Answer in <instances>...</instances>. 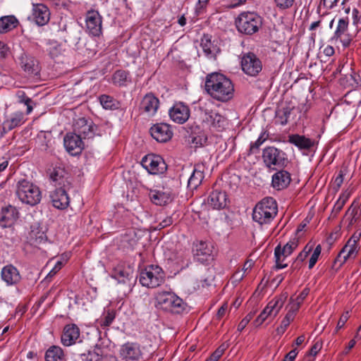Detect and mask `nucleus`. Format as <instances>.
Here are the masks:
<instances>
[{
    "label": "nucleus",
    "mask_w": 361,
    "mask_h": 361,
    "mask_svg": "<svg viewBox=\"0 0 361 361\" xmlns=\"http://www.w3.org/2000/svg\"><path fill=\"white\" fill-rule=\"evenodd\" d=\"M257 312V310H253L249 312L238 324V331H242L245 326L247 325V324L250 322V320L253 318V317L255 315Z\"/></svg>",
    "instance_id": "obj_49"
},
{
    "label": "nucleus",
    "mask_w": 361,
    "mask_h": 361,
    "mask_svg": "<svg viewBox=\"0 0 361 361\" xmlns=\"http://www.w3.org/2000/svg\"><path fill=\"white\" fill-rule=\"evenodd\" d=\"M4 122L6 123V128L13 130L16 127L23 124L25 119L23 114H16L15 117L8 118Z\"/></svg>",
    "instance_id": "obj_43"
},
{
    "label": "nucleus",
    "mask_w": 361,
    "mask_h": 361,
    "mask_svg": "<svg viewBox=\"0 0 361 361\" xmlns=\"http://www.w3.org/2000/svg\"><path fill=\"white\" fill-rule=\"evenodd\" d=\"M156 307L163 311L171 314H180L185 309L186 304L183 299L173 292L163 291L156 296Z\"/></svg>",
    "instance_id": "obj_4"
},
{
    "label": "nucleus",
    "mask_w": 361,
    "mask_h": 361,
    "mask_svg": "<svg viewBox=\"0 0 361 361\" xmlns=\"http://www.w3.org/2000/svg\"><path fill=\"white\" fill-rule=\"evenodd\" d=\"M1 279L8 286H13L20 282L21 276L18 269L12 264L4 267L1 272Z\"/></svg>",
    "instance_id": "obj_27"
},
{
    "label": "nucleus",
    "mask_w": 361,
    "mask_h": 361,
    "mask_svg": "<svg viewBox=\"0 0 361 361\" xmlns=\"http://www.w3.org/2000/svg\"><path fill=\"white\" fill-rule=\"evenodd\" d=\"M141 165L152 175L164 173L167 169V165L164 159L154 154L145 155L141 160Z\"/></svg>",
    "instance_id": "obj_12"
},
{
    "label": "nucleus",
    "mask_w": 361,
    "mask_h": 361,
    "mask_svg": "<svg viewBox=\"0 0 361 361\" xmlns=\"http://www.w3.org/2000/svg\"><path fill=\"white\" fill-rule=\"evenodd\" d=\"M18 99L20 104L27 107V113H30L33 110V106L35 105V103L30 98L25 96L24 92L18 93Z\"/></svg>",
    "instance_id": "obj_46"
},
{
    "label": "nucleus",
    "mask_w": 361,
    "mask_h": 361,
    "mask_svg": "<svg viewBox=\"0 0 361 361\" xmlns=\"http://www.w3.org/2000/svg\"><path fill=\"white\" fill-rule=\"evenodd\" d=\"M273 317L272 313L270 309H268V304L262 310V312L259 314V315L256 318V319L253 322V325L256 327L259 326L263 324V322L269 317Z\"/></svg>",
    "instance_id": "obj_45"
},
{
    "label": "nucleus",
    "mask_w": 361,
    "mask_h": 361,
    "mask_svg": "<svg viewBox=\"0 0 361 361\" xmlns=\"http://www.w3.org/2000/svg\"><path fill=\"white\" fill-rule=\"evenodd\" d=\"M349 317L350 315L348 311H346L341 315L336 326V331H338L339 329L343 327V326L349 319Z\"/></svg>",
    "instance_id": "obj_59"
},
{
    "label": "nucleus",
    "mask_w": 361,
    "mask_h": 361,
    "mask_svg": "<svg viewBox=\"0 0 361 361\" xmlns=\"http://www.w3.org/2000/svg\"><path fill=\"white\" fill-rule=\"evenodd\" d=\"M115 319V314L113 312L108 311L101 320V326L106 327L110 326Z\"/></svg>",
    "instance_id": "obj_52"
},
{
    "label": "nucleus",
    "mask_w": 361,
    "mask_h": 361,
    "mask_svg": "<svg viewBox=\"0 0 361 361\" xmlns=\"http://www.w3.org/2000/svg\"><path fill=\"white\" fill-rule=\"evenodd\" d=\"M207 135L204 133H200L198 135L192 137V143L196 147L204 146L207 142Z\"/></svg>",
    "instance_id": "obj_48"
},
{
    "label": "nucleus",
    "mask_w": 361,
    "mask_h": 361,
    "mask_svg": "<svg viewBox=\"0 0 361 361\" xmlns=\"http://www.w3.org/2000/svg\"><path fill=\"white\" fill-rule=\"evenodd\" d=\"M149 131L152 137L159 142H166L173 135L170 126L164 123L154 124Z\"/></svg>",
    "instance_id": "obj_21"
},
{
    "label": "nucleus",
    "mask_w": 361,
    "mask_h": 361,
    "mask_svg": "<svg viewBox=\"0 0 361 361\" xmlns=\"http://www.w3.org/2000/svg\"><path fill=\"white\" fill-rule=\"evenodd\" d=\"M298 247V241L293 240L288 242L283 247L278 245L274 249L275 266L274 269L278 270L287 267V264H280V257L284 258L290 255Z\"/></svg>",
    "instance_id": "obj_15"
},
{
    "label": "nucleus",
    "mask_w": 361,
    "mask_h": 361,
    "mask_svg": "<svg viewBox=\"0 0 361 361\" xmlns=\"http://www.w3.org/2000/svg\"><path fill=\"white\" fill-rule=\"evenodd\" d=\"M240 66L244 73L252 77L258 75L262 70V61L252 52L242 54Z\"/></svg>",
    "instance_id": "obj_11"
},
{
    "label": "nucleus",
    "mask_w": 361,
    "mask_h": 361,
    "mask_svg": "<svg viewBox=\"0 0 361 361\" xmlns=\"http://www.w3.org/2000/svg\"><path fill=\"white\" fill-rule=\"evenodd\" d=\"M45 361H65L66 355L63 349L58 345H51L46 351Z\"/></svg>",
    "instance_id": "obj_35"
},
{
    "label": "nucleus",
    "mask_w": 361,
    "mask_h": 361,
    "mask_svg": "<svg viewBox=\"0 0 361 361\" xmlns=\"http://www.w3.org/2000/svg\"><path fill=\"white\" fill-rule=\"evenodd\" d=\"M272 176L271 185L277 190L286 188L291 180L290 174L285 170L280 169Z\"/></svg>",
    "instance_id": "obj_28"
},
{
    "label": "nucleus",
    "mask_w": 361,
    "mask_h": 361,
    "mask_svg": "<svg viewBox=\"0 0 361 361\" xmlns=\"http://www.w3.org/2000/svg\"><path fill=\"white\" fill-rule=\"evenodd\" d=\"M192 253L194 259L203 264H209L214 259V247L208 241L197 240L194 242Z\"/></svg>",
    "instance_id": "obj_9"
},
{
    "label": "nucleus",
    "mask_w": 361,
    "mask_h": 361,
    "mask_svg": "<svg viewBox=\"0 0 361 361\" xmlns=\"http://www.w3.org/2000/svg\"><path fill=\"white\" fill-rule=\"evenodd\" d=\"M18 20L14 16H6L0 18V33L8 32L18 25Z\"/></svg>",
    "instance_id": "obj_36"
},
{
    "label": "nucleus",
    "mask_w": 361,
    "mask_h": 361,
    "mask_svg": "<svg viewBox=\"0 0 361 361\" xmlns=\"http://www.w3.org/2000/svg\"><path fill=\"white\" fill-rule=\"evenodd\" d=\"M169 113H190V110L188 106L183 102H179L171 106Z\"/></svg>",
    "instance_id": "obj_51"
},
{
    "label": "nucleus",
    "mask_w": 361,
    "mask_h": 361,
    "mask_svg": "<svg viewBox=\"0 0 361 361\" xmlns=\"http://www.w3.org/2000/svg\"><path fill=\"white\" fill-rule=\"evenodd\" d=\"M361 231L360 233L356 232L348 240L335 259L332 266L333 269L338 271L348 259L355 258L358 252L357 243L359 241Z\"/></svg>",
    "instance_id": "obj_8"
},
{
    "label": "nucleus",
    "mask_w": 361,
    "mask_h": 361,
    "mask_svg": "<svg viewBox=\"0 0 361 361\" xmlns=\"http://www.w3.org/2000/svg\"><path fill=\"white\" fill-rule=\"evenodd\" d=\"M322 247L320 245H317L313 253L312 254L310 259L309 260V269H311L314 267L315 264L317 263L318 258L321 254Z\"/></svg>",
    "instance_id": "obj_50"
},
{
    "label": "nucleus",
    "mask_w": 361,
    "mask_h": 361,
    "mask_svg": "<svg viewBox=\"0 0 361 361\" xmlns=\"http://www.w3.org/2000/svg\"><path fill=\"white\" fill-rule=\"evenodd\" d=\"M79 336L80 329L78 326L74 324H67L61 335V343L65 346H71L75 343Z\"/></svg>",
    "instance_id": "obj_26"
},
{
    "label": "nucleus",
    "mask_w": 361,
    "mask_h": 361,
    "mask_svg": "<svg viewBox=\"0 0 361 361\" xmlns=\"http://www.w3.org/2000/svg\"><path fill=\"white\" fill-rule=\"evenodd\" d=\"M322 348V344L316 342L308 352L309 355L315 356Z\"/></svg>",
    "instance_id": "obj_62"
},
{
    "label": "nucleus",
    "mask_w": 361,
    "mask_h": 361,
    "mask_svg": "<svg viewBox=\"0 0 361 361\" xmlns=\"http://www.w3.org/2000/svg\"><path fill=\"white\" fill-rule=\"evenodd\" d=\"M344 204L342 202L336 201L331 211V216L332 218H336L339 212L342 210Z\"/></svg>",
    "instance_id": "obj_60"
},
{
    "label": "nucleus",
    "mask_w": 361,
    "mask_h": 361,
    "mask_svg": "<svg viewBox=\"0 0 361 361\" xmlns=\"http://www.w3.org/2000/svg\"><path fill=\"white\" fill-rule=\"evenodd\" d=\"M228 125V119L222 114H205V118L202 119L203 128L210 130L222 131Z\"/></svg>",
    "instance_id": "obj_18"
},
{
    "label": "nucleus",
    "mask_w": 361,
    "mask_h": 361,
    "mask_svg": "<svg viewBox=\"0 0 361 361\" xmlns=\"http://www.w3.org/2000/svg\"><path fill=\"white\" fill-rule=\"evenodd\" d=\"M286 295H280L275 297L268 302V309H270L273 317H276L280 310L283 307L284 302L286 300Z\"/></svg>",
    "instance_id": "obj_38"
},
{
    "label": "nucleus",
    "mask_w": 361,
    "mask_h": 361,
    "mask_svg": "<svg viewBox=\"0 0 361 361\" xmlns=\"http://www.w3.org/2000/svg\"><path fill=\"white\" fill-rule=\"evenodd\" d=\"M82 138L77 133H67L63 138V145L66 151L72 156L80 154L83 148Z\"/></svg>",
    "instance_id": "obj_16"
},
{
    "label": "nucleus",
    "mask_w": 361,
    "mask_h": 361,
    "mask_svg": "<svg viewBox=\"0 0 361 361\" xmlns=\"http://www.w3.org/2000/svg\"><path fill=\"white\" fill-rule=\"evenodd\" d=\"M27 238L33 245L44 243L47 240V236L39 223H34L30 226Z\"/></svg>",
    "instance_id": "obj_29"
},
{
    "label": "nucleus",
    "mask_w": 361,
    "mask_h": 361,
    "mask_svg": "<svg viewBox=\"0 0 361 361\" xmlns=\"http://www.w3.org/2000/svg\"><path fill=\"white\" fill-rule=\"evenodd\" d=\"M262 157L265 166L269 170L283 169L288 163L286 153L273 146L265 147Z\"/></svg>",
    "instance_id": "obj_5"
},
{
    "label": "nucleus",
    "mask_w": 361,
    "mask_h": 361,
    "mask_svg": "<svg viewBox=\"0 0 361 361\" xmlns=\"http://www.w3.org/2000/svg\"><path fill=\"white\" fill-rule=\"evenodd\" d=\"M19 217L18 209L11 205L1 209L0 226L2 228L11 227Z\"/></svg>",
    "instance_id": "obj_25"
},
{
    "label": "nucleus",
    "mask_w": 361,
    "mask_h": 361,
    "mask_svg": "<svg viewBox=\"0 0 361 361\" xmlns=\"http://www.w3.org/2000/svg\"><path fill=\"white\" fill-rule=\"evenodd\" d=\"M278 213L276 201L267 197L258 202L253 209L252 219L259 224H267L272 221Z\"/></svg>",
    "instance_id": "obj_2"
},
{
    "label": "nucleus",
    "mask_w": 361,
    "mask_h": 361,
    "mask_svg": "<svg viewBox=\"0 0 361 361\" xmlns=\"http://www.w3.org/2000/svg\"><path fill=\"white\" fill-rule=\"evenodd\" d=\"M47 51L51 58L56 59L60 56L64 55L66 49L63 48L61 44L56 42H50L48 44Z\"/></svg>",
    "instance_id": "obj_40"
},
{
    "label": "nucleus",
    "mask_w": 361,
    "mask_h": 361,
    "mask_svg": "<svg viewBox=\"0 0 361 361\" xmlns=\"http://www.w3.org/2000/svg\"><path fill=\"white\" fill-rule=\"evenodd\" d=\"M49 176L55 188L64 187L65 188H71L72 187L71 176L63 168H54Z\"/></svg>",
    "instance_id": "obj_20"
},
{
    "label": "nucleus",
    "mask_w": 361,
    "mask_h": 361,
    "mask_svg": "<svg viewBox=\"0 0 361 361\" xmlns=\"http://www.w3.org/2000/svg\"><path fill=\"white\" fill-rule=\"evenodd\" d=\"M65 42L68 43L69 46L75 47L78 49V44L80 42V32L77 30L71 29L66 31V35L63 37Z\"/></svg>",
    "instance_id": "obj_41"
},
{
    "label": "nucleus",
    "mask_w": 361,
    "mask_h": 361,
    "mask_svg": "<svg viewBox=\"0 0 361 361\" xmlns=\"http://www.w3.org/2000/svg\"><path fill=\"white\" fill-rule=\"evenodd\" d=\"M85 21L87 29L91 35L98 37L102 34V16L98 11L94 10L87 11Z\"/></svg>",
    "instance_id": "obj_19"
},
{
    "label": "nucleus",
    "mask_w": 361,
    "mask_h": 361,
    "mask_svg": "<svg viewBox=\"0 0 361 361\" xmlns=\"http://www.w3.org/2000/svg\"><path fill=\"white\" fill-rule=\"evenodd\" d=\"M203 166L197 165L195 166L192 173L188 181V188L190 190H195L202 183L204 179Z\"/></svg>",
    "instance_id": "obj_34"
},
{
    "label": "nucleus",
    "mask_w": 361,
    "mask_h": 361,
    "mask_svg": "<svg viewBox=\"0 0 361 361\" xmlns=\"http://www.w3.org/2000/svg\"><path fill=\"white\" fill-rule=\"evenodd\" d=\"M149 197L154 204L159 206L165 205L172 200L171 192L157 190H151Z\"/></svg>",
    "instance_id": "obj_32"
},
{
    "label": "nucleus",
    "mask_w": 361,
    "mask_h": 361,
    "mask_svg": "<svg viewBox=\"0 0 361 361\" xmlns=\"http://www.w3.org/2000/svg\"><path fill=\"white\" fill-rule=\"evenodd\" d=\"M128 77V72L123 70H119L114 73L113 75V82L118 86H125L126 85Z\"/></svg>",
    "instance_id": "obj_44"
},
{
    "label": "nucleus",
    "mask_w": 361,
    "mask_h": 361,
    "mask_svg": "<svg viewBox=\"0 0 361 361\" xmlns=\"http://www.w3.org/2000/svg\"><path fill=\"white\" fill-rule=\"evenodd\" d=\"M265 141V138H263V135H261L258 139L253 143H251L250 151L251 153H255L257 150L259 149V147L263 144Z\"/></svg>",
    "instance_id": "obj_58"
},
{
    "label": "nucleus",
    "mask_w": 361,
    "mask_h": 361,
    "mask_svg": "<svg viewBox=\"0 0 361 361\" xmlns=\"http://www.w3.org/2000/svg\"><path fill=\"white\" fill-rule=\"evenodd\" d=\"M171 119L178 124H183L185 123L190 117V114H169Z\"/></svg>",
    "instance_id": "obj_55"
},
{
    "label": "nucleus",
    "mask_w": 361,
    "mask_h": 361,
    "mask_svg": "<svg viewBox=\"0 0 361 361\" xmlns=\"http://www.w3.org/2000/svg\"><path fill=\"white\" fill-rule=\"evenodd\" d=\"M338 0H321L320 6L323 5L329 9L333 8L337 4Z\"/></svg>",
    "instance_id": "obj_64"
},
{
    "label": "nucleus",
    "mask_w": 361,
    "mask_h": 361,
    "mask_svg": "<svg viewBox=\"0 0 361 361\" xmlns=\"http://www.w3.org/2000/svg\"><path fill=\"white\" fill-rule=\"evenodd\" d=\"M128 277V273L121 268H116L114 271V278L118 280L120 282H125V279Z\"/></svg>",
    "instance_id": "obj_53"
},
{
    "label": "nucleus",
    "mask_w": 361,
    "mask_h": 361,
    "mask_svg": "<svg viewBox=\"0 0 361 361\" xmlns=\"http://www.w3.org/2000/svg\"><path fill=\"white\" fill-rule=\"evenodd\" d=\"M139 281L142 286L155 288L165 281V273L158 265H148L140 271Z\"/></svg>",
    "instance_id": "obj_6"
},
{
    "label": "nucleus",
    "mask_w": 361,
    "mask_h": 361,
    "mask_svg": "<svg viewBox=\"0 0 361 361\" xmlns=\"http://www.w3.org/2000/svg\"><path fill=\"white\" fill-rule=\"evenodd\" d=\"M358 211V204L354 201L348 210L345 212V217L349 221L348 226H351L357 221V214Z\"/></svg>",
    "instance_id": "obj_42"
},
{
    "label": "nucleus",
    "mask_w": 361,
    "mask_h": 361,
    "mask_svg": "<svg viewBox=\"0 0 361 361\" xmlns=\"http://www.w3.org/2000/svg\"><path fill=\"white\" fill-rule=\"evenodd\" d=\"M54 139L50 131H41L36 137V147L47 153H51L54 149Z\"/></svg>",
    "instance_id": "obj_23"
},
{
    "label": "nucleus",
    "mask_w": 361,
    "mask_h": 361,
    "mask_svg": "<svg viewBox=\"0 0 361 361\" xmlns=\"http://www.w3.org/2000/svg\"><path fill=\"white\" fill-rule=\"evenodd\" d=\"M74 130L77 135L84 140L92 139L94 136H101L99 127L90 118L81 117L75 119L73 124Z\"/></svg>",
    "instance_id": "obj_10"
},
{
    "label": "nucleus",
    "mask_w": 361,
    "mask_h": 361,
    "mask_svg": "<svg viewBox=\"0 0 361 361\" xmlns=\"http://www.w3.org/2000/svg\"><path fill=\"white\" fill-rule=\"evenodd\" d=\"M359 76L353 71L341 78V83L345 87L354 88L359 85Z\"/></svg>",
    "instance_id": "obj_39"
},
{
    "label": "nucleus",
    "mask_w": 361,
    "mask_h": 361,
    "mask_svg": "<svg viewBox=\"0 0 361 361\" xmlns=\"http://www.w3.org/2000/svg\"><path fill=\"white\" fill-rule=\"evenodd\" d=\"M300 302H298V301L295 300V301H292L290 304H289V306H290V308L288 311V313H293V316H295V314L296 312H298V310H299L300 308Z\"/></svg>",
    "instance_id": "obj_61"
},
{
    "label": "nucleus",
    "mask_w": 361,
    "mask_h": 361,
    "mask_svg": "<svg viewBox=\"0 0 361 361\" xmlns=\"http://www.w3.org/2000/svg\"><path fill=\"white\" fill-rule=\"evenodd\" d=\"M288 142L300 149H310L314 145V141L310 138L298 134H293L288 136Z\"/></svg>",
    "instance_id": "obj_33"
},
{
    "label": "nucleus",
    "mask_w": 361,
    "mask_h": 361,
    "mask_svg": "<svg viewBox=\"0 0 361 361\" xmlns=\"http://www.w3.org/2000/svg\"><path fill=\"white\" fill-rule=\"evenodd\" d=\"M208 202L214 209H224L227 204V195L225 192L214 190L210 193Z\"/></svg>",
    "instance_id": "obj_30"
},
{
    "label": "nucleus",
    "mask_w": 361,
    "mask_h": 361,
    "mask_svg": "<svg viewBox=\"0 0 361 361\" xmlns=\"http://www.w3.org/2000/svg\"><path fill=\"white\" fill-rule=\"evenodd\" d=\"M288 114H275V116L272 121L275 125L284 126L288 122Z\"/></svg>",
    "instance_id": "obj_57"
},
{
    "label": "nucleus",
    "mask_w": 361,
    "mask_h": 361,
    "mask_svg": "<svg viewBox=\"0 0 361 361\" xmlns=\"http://www.w3.org/2000/svg\"><path fill=\"white\" fill-rule=\"evenodd\" d=\"M205 90L212 98L224 102L229 101L234 95L231 80L219 73H212L207 76Z\"/></svg>",
    "instance_id": "obj_1"
},
{
    "label": "nucleus",
    "mask_w": 361,
    "mask_h": 361,
    "mask_svg": "<svg viewBox=\"0 0 361 361\" xmlns=\"http://www.w3.org/2000/svg\"><path fill=\"white\" fill-rule=\"evenodd\" d=\"M201 46L204 52L207 54H211L214 52V47L208 36H204L201 41Z\"/></svg>",
    "instance_id": "obj_47"
},
{
    "label": "nucleus",
    "mask_w": 361,
    "mask_h": 361,
    "mask_svg": "<svg viewBox=\"0 0 361 361\" xmlns=\"http://www.w3.org/2000/svg\"><path fill=\"white\" fill-rule=\"evenodd\" d=\"M119 356L123 361H138L142 357L140 344L128 342L121 346Z\"/></svg>",
    "instance_id": "obj_13"
},
{
    "label": "nucleus",
    "mask_w": 361,
    "mask_h": 361,
    "mask_svg": "<svg viewBox=\"0 0 361 361\" xmlns=\"http://www.w3.org/2000/svg\"><path fill=\"white\" fill-rule=\"evenodd\" d=\"M297 355V349H293L285 355L282 361H294Z\"/></svg>",
    "instance_id": "obj_63"
},
{
    "label": "nucleus",
    "mask_w": 361,
    "mask_h": 361,
    "mask_svg": "<svg viewBox=\"0 0 361 361\" xmlns=\"http://www.w3.org/2000/svg\"><path fill=\"white\" fill-rule=\"evenodd\" d=\"M348 27V18L339 19L333 37V39L336 40L339 39L344 47H348L352 41L351 37L346 33Z\"/></svg>",
    "instance_id": "obj_24"
},
{
    "label": "nucleus",
    "mask_w": 361,
    "mask_h": 361,
    "mask_svg": "<svg viewBox=\"0 0 361 361\" xmlns=\"http://www.w3.org/2000/svg\"><path fill=\"white\" fill-rule=\"evenodd\" d=\"M19 61L21 68L28 75L35 76L39 73V62L33 56L27 53H23L19 58Z\"/></svg>",
    "instance_id": "obj_17"
},
{
    "label": "nucleus",
    "mask_w": 361,
    "mask_h": 361,
    "mask_svg": "<svg viewBox=\"0 0 361 361\" xmlns=\"http://www.w3.org/2000/svg\"><path fill=\"white\" fill-rule=\"evenodd\" d=\"M70 188H56L50 194L53 206L59 209H64L69 205V197L67 194Z\"/></svg>",
    "instance_id": "obj_22"
},
{
    "label": "nucleus",
    "mask_w": 361,
    "mask_h": 361,
    "mask_svg": "<svg viewBox=\"0 0 361 361\" xmlns=\"http://www.w3.org/2000/svg\"><path fill=\"white\" fill-rule=\"evenodd\" d=\"M80 356L83 361H101L102 360L99 355L92 352V350H88L87 353H82Z\"/></svg>",
    "instance_id": "obj_56"
},
{
    "label": "nucleus",
    "mask_w": 361,
    "mask_h": 361,
    "mask_svg": "<svg viewBox=\"0 0 361 361\" xmlns=\"http://www.w3.org/2000/svg\"><path fill=\"white\" fill-rule=\"evenodd\" d=\"M16 195L21 202L32 207L38 204L42 200L39 188L26 179L18 182Z\"/></svg>",
    "instance_id": "obj_3"
},
{
    "label": "nucleus",
    "mask_w": 361,
    "mask_h": 361,
    "mask_svg": "<svg viewBox=\"0 0 361 361\" xmlns=\"http://www.w3.org/2000/svg\"><path fill=\"white\" fill-rule=\"evenodd\" d=\"M277 8L280 10H286L290 8L295 0H274Z\"/></svg>",
    "instance_id": "obj_54"
},
{
    "label": "nucleus",
    "mask_w": 361,
    "mask_h": 361,
    "mask_svg": "<svg viewBox=\"0 0 361 361\" xmlns=\"http://www.w3.org/2000/svg\"><path fill=\"white\" fill-rule=\"evenodd\" d=\"M32 14L30 18L38 26L47 25L51 16L49 8L44 4H32Z\"/></svg>",
    "instance_id": "obj_14"
},
{
    "label": "nucleus",
    "mask_w": 361,
    "mask_h": 361,
    "mask_svg": "<svg viewBox=\"0 0 361 361\" xmlns=\"http://www.w3.org/2000/svg\"><path fill=\"white\" fill-rule=\"evenodd\" d=\"M99 102L103 108L106 110H117L121 106V104L119 101L106 94L101 95L99 97Z\"/></svg>",
    "instance_id": "obj_37"
},
{
    "label": "nucleus",
    "mask_w": 361,
    "mask_h": 361,
    "mask_svg": "<svg viewBox=\"0 0 361 361\" xmlns=\"http://www.w3.org/2000/svg\"><path fill=\"white\" fill-rule=\"evenodd\" d=\"M159 100L153 94H147L142 99L140 108L147 113H155L159 108Z\"/></svg>",
    "instance_id": "obj_31"
},
{
    "label": "nucleus",
    "mask_w": 361,
    "mask_h": 361,
    "mask_svg": "<svg viewBox=\"0 0 361 361\" xmlns=\"http://www.w3.org/2000/svg\"><path fill=\"white\" fill-rule=\"evenodd\" d=\"M237 30L240 33L251 35L262 25V18L254 12H243L235 20Z\"/></svg>",
    "instance_id": "obj_7"
}]
</instances>
